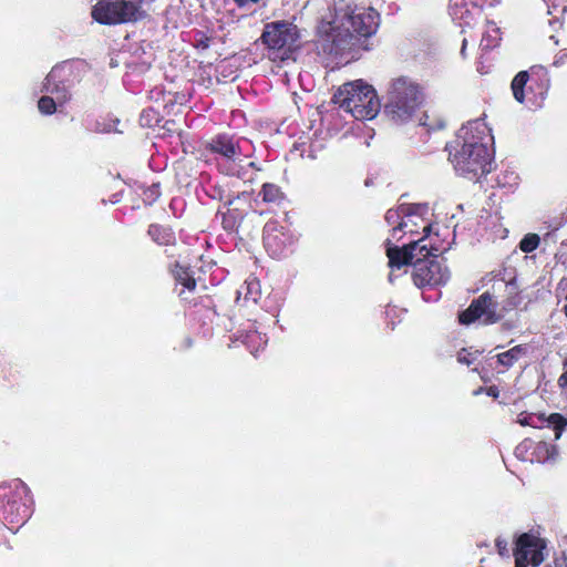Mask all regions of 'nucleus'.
Listing matches in <instances>:
<instances>
[{"mask_svg":"<svg viewBox=\"0 0 567 567\" xmlns=\"http://www.w3.org/2000/svg\"><path fill=\"white\" fill-rule=\"evenodd\" d=\"M404 219L394 226L385 240L386 256L389 258V281L392 282L395 271L413 260L414 251L430 252L431 249L440 251L436 245L437 234L432 236V212L426 203L403 204Z\"/></svg>","mask_w":567,"mask_h":567,"instance_id":"1","label":"nucleus"},{"mask_svg":"<svg viewBox=\"0 0 567 567\" xmlns=\"http://www.w3.org/2000/svg\"><path fill=\"white\" fill-rule=\"evenodd\" d=\"M216 166L221 174L235 176L245 183L252 182L259 171L251 159L254 146L247 138L219 134L208 143Z\"/></svg>","mask_w":567,"mask_h":567,"instance_id":"2","label":"nucleus"},{"mask_svg":"<svg viewBox=\"0 0 567 567\" xmlns=\"http://www.w3.org/2000/svg\"><path fill=\"white\" fill-rule=\"evenodd\" d=\"M424 101L421 85L408 76H399L389 83L384 114L395 124L408 123Z\"/></svg>","mask_w":567,"mask_h":567,"instance_id":"3","label":"nucleus"},{"mask_svg":"<svg viewBox=\"0 0 567 567\" xmlns=\"http://www.w3.org/2000/svg\"><path fill=\"white\" fill-rule=\"evenodd\" d=\"M33 501L28 485L21 480L0 484V520L12 532L23 526L32 515Z\"/></svg>","mask_w":567,"mask_h":567,"instance_id":"4","label":"nucleus"},{"mask_svg":"<svg viewBox=\"0 0 567 567\" xmlns=\"http://www.w3.org/2000/svg\"><path fill=\"white\" fill-rule=\"evenodd\" d=\"M333 101L359 121L374 118L381 106L373 86L362 80L343 84L333 95Z\"/></svg>","mask_w":567,"mask_h":567,"instance_id":"5","label":"nucleus"},{"mask_svg":"<svg viewBox=\"0 0 567 567\" xmlns=\"http://www.w3.org/2000/svg\"><path fill=\"white\" fill-rule=\"evenodd\" d=\"M260 39L268 50L270 60L285 62L291 59L298 48L300 32L292 22L278 20L265 25Z\"/></svg>","mask_w":567,"mask_h":567,"instance_id":"6","label":"nucleus"},{"mask_svg":"<svg viewBox=\"0 0 567 567\" xmlns=\"http://www.w3.org/2000/svg\"><path fill=\"white\" fill-rule=\"evenodd\" d=\"M450 162L457 175L470 181H478L492 171L494 151L485 148L451 145Z\"/></svg>","mask_w":567,"mask_h":567,"instance_id":"7","label":"nucleus"},{"mask_svg":"<svg viewBox=\"0 0 567 567\" xmlns=\"http://www.w3.org/2000/svg\"><path fill=\"white\" fill-rule=\"evenodd\" d=\"M549 89V78L547 72L539 68L519 72L512 82V91L515 100L525 103L529 109H538L547 96Z\"/></svg>","mask_w":567,"mask_h":567,"instance_id":"8","label":"nucleus"},{"mask_svg":"<svg viewBox=\"0 0 567 567\" xmlns=\"http://www.w3.org/2000/svg\"><path fill=\"white\" fill-rule=\"evenodd\" d=\"M445 248H441L440 252L444 251ZM439 251L431 249L429 254L426 251L420 252L414 251L415 257L409 261L404 267L412 265V279L415 286L422 287H434L445 285L450 279V270L440 260L435 259Z\"/></svg>","mask_w":567,"mask_h":567,"instance_id":"9","label":"nucleus"},{"mask_svg":"<svg viewBox=\"0 0 567 567\" xmlns=\"http://www.w3.org/2000/svg\"><path fill=\"white\" fill-rule=\"evenodd\" d=\"M516 302H509L508 307L498 308V303L494 296L486 291L477 299H474L470 307L462 311L458 320L462 324H471L480 321L483 324H492L499 321L504 317V312L516 307Z\"/></svg>","mask_w":567,"mask_h":567,"instance_id":"10","label":"nucleus"},{"mask_svg":"<svg viewBox=\"0 0 567 567\" xmlns=\"http://www.w3.org/2000/svg\"><path fill=\"white\" fill-rule=\"evenodd\" d=\"M297 240V235L289 227L276 220L268 221L264 227L265 248L275 259L285 258L291 254Z\"/></svg>","mask_w":567,"mask_h":567,"instance_id":"11","label":"nucleus"},{"mask_svg":"<svg viewBox=\"0 0 567 567\" xmlns=\"http://www.w3.org/2000/svg\"><path fill=\"white\" fill-rule=\"evenodd\" d=\"M546 547V540L533 533L519 535L513 549L515 567H538L545 560Z\"/></svg>","mask_w":567,"mask_h":567,"instance_id":"12","label":"nucleus"},{"mask_svg":"<svg viewBox=\"0 0 567 567\" xmlns=\"http://www.w3.org/2000/svg\"><path fill=\"white\" fill-rule=\"evenodd\" d=\"M451 145L485 148L494 151V137L492 130L482 117L468 121L457 132L455 141Z\"/></svg>","mask_w":567,"mask_h":567,"instance_id":"13","label":"nucleus"},{"mask_svg":"<svg viewBox=\"0 0 567 567\" xmlns=\"http://www.w3.org/2000/svg\"><path fill=\"white\" fill-rule=\"evenodd\" d=\"M347 23H343L347 31H352L360 37H371L379 28L380 16L373 8L348 7L344 12Z\"/></svg>","mask_w":567,"mask_h":567,"instance_id":"14","label":"nucleus"},{"mask_svg":"<svg viewBox=\"0 0 567 567\" xmlns=\"http://www.w3.org/2000/svg\"><path fill=\"white\" fill-rule=\"evenodd\" d=\"M69 70L66 66H54L44 79L41 89V92L51 96L53 100H55V103H60V106L63 107L70 102L72 97L71 83L66 79Z\"/></svg>","mask_w":567,"mask_h":567,"instance_id":"15","label":"nucleus"},{"mask_svg":"<svg viewBox=\"0 0 567 567\" xmlns=\"http://www.w3.org/2000/svg\"><path fill=\"white\" fill-rule=\"evenodd\" d=\"M516 422L522 426H530L535 429H542L545 425H551L556 432L555 439L557 440L560 437L561 432L567 424L565 417L558 413H553L546 417L544 414L523 412L518 414Z\"/></svg>","mask_w":567,"mask_h":567,"instance_id":"16","label":"nucleus"},{"mask_svg":"<svg viewBox=\"0 0 567 567\" xmlns=\"http://www.w3.org/2000/svg\"><path fill=\"white\" fill-rule=\"evenodd\" d=\"M234 336L236 340H240L254 355L267 344V337L265 333L258 331L256 321L248 320L246 323L240 324Z\"/></svg>","mask_w":567,"mask_h":567,"instance_id":"17","label":"nucleus"},{"mask_svg":"<svg viewBox=\"0 0 567 567\" xmlns=\"http://www.w3.org/2000/svg\"><path fill=\"white\" fill-rule=\"evenodd\" d=\"M480 11L477 3L470 0H450L449 13L460 25H471Z\"/></svg>","mask_w":567,"mask_h":567,"instance_id":"18","label":"nucleus"},{"mask_svg":"<svg viewBox=\"0 0 567 567\" xmlns=\"http://www.w3.org/2000/svg\"><path fill=\"white\" fill-rule=\"evenodd\" d=\"M172 274L176 281L178 296L183 300H188L187 293L193 292L196 288V279L193 269L181 262H175Z\"/></svg>","mask_w":567,"mask_h":567,"instance_id":"19","label":"nucleus"},{"mask_svg":"<svg viewBox=\"0 0 567 567\" xmlns=\"http://www.w3.org/2000/svg\"><path fill=\"white\" fill-rule=\"evenodd\" d=\"M92 17L102 24H116L122 22L117 2L107 0L100 1L94 6Z\"/></svg>","mask_w":567,"mask_h":567,"instance_id":"20","label":"nucleus"},{"mask_svg":"<svg viewBox=\"0 0 567 567\" xmlns=\"http://www.w3.org/2000/svg\"><path fill=\"white\" fill-rule=\"evenodd\" d=\"M261 296V286L260 281L256 277H249L245 280V282L237 290L236 300L239 301L244 299V301H251L256 303Z\"/></svg>","mask_w":567,"mask_h":567,"instance_id":"21","label":"nucleus"},{"mask_svg":"<svg viewBox=\"0 0 567 567\" xmlns=\"http://www.w3.org/2000/svg\"><path fill=\"white\" fill-rule=\"evenodd\" d=\"M117 4L122 22L136 21L144 14L143 0H121Z\"/></svg>","mask_w":567,"mask_h":567,"instance_id":"22","label":"nucleus"},{"mask_svg":"<svg viewBox=\"0 0 567 567\" xmlns=\"http://www.w3.org/2000/svg\"><path fill=\"white\" fill-rule=\"evenodd\" d=\"M147 234L159 246H173L176 243L174 231L167 226L152 224L147 229Z\"/></svg>","mask_w":567,"mask_h":567,"instance_id":"23","label":"nucleus"},{"mask_svg":"<svg viewBox=\"0 0 567 567\" xmlns=\"http://www.w3.org/2000/svg\"><path fill=\"white\" fill-rule=\"evenodd\" d=\"M260 0H225L224 9L235 18L245 17L254 12Z\"/></svg>","mask_w":567,"mask_h":567,"instance_id":"24","label":"nucleus"},{"mask_svg":"<svg viewBox=\"0 0 567 567\" xmlns=\"http://www.w3.org/2000/svg\"><path fill=\"white\" fill-rule=\"evenodd\" d=\"M251 206V193L243 190L234 195L231 192L227 199L226 207L237 212L238 216H244Z\"/></svg>","mask_w":567,"mask_h":567,"instance_id":"25","label":"nucleus"},{"mask_svg":"<svg viewBox=\"0 0 567 567\" xmlns=\"http://www.w3.org/2000/svg\"><path fill=\"white\" fill-rule=\"evenodd\" d=\"M323 143L319 141H301L298 143H295L291 155H298L302 158L307 157L309 159H316L317 153L323 148Z\"/></svg>","mask_w":567,"mask_h":567,"instance_id":"26","label":"nucleus"},{"mask_svg":"<svg viewBox=\"0 0 567 567\" xmlns=\"http://www.w3.org/2000/svg\"><path fill=\"white\" fill-rule=\"evenodd\" d=\"M527 353V346L518 344L496 355L497 363L505 370L512 368L522 357Z\"/></svg>","mask_w":567,"mask_h":567,"instance_id":"27","label":"nucleus"},{"mask_svg":"<svg viewBox=\"0 0 567 567\" xmlns=\"http://www.w3.org/2000/svg\"><path fill=\"white\" fill-rule=\"evenodd\" d=\"M557 452L556 447L549 443L540 441L534 443V450L532 452V462L545 463L555 460Z\"/></svg>","mask_w":567,"mask_h":567,"instance_id":"28","label":"nucleus"},{"mask_svg":"<svg viewBox=\"0 0 567 567\" xmlns=\"http://www.w3.org/2000/svg\"><path fill=\"white\" fill-rule=\"evenodd\" d=\"M501 41L499 28L494 22H488L483 34L480 48L482 51H489L498 45Z\"/></svg>","mask_w":567,"mask_h":567,"instance_id":"29","label":"nucleus"},{"mask_svg":"<svg viewBox=\"0 0 567 567\" xmlns=\"http://www.w3.org/2000/svg\"><path fill=\"white\" fill-rule=\"evenodd\" d=\"M118 123L117 118L114 120H86L85 127L95 133H113V132H120L116 128V124Z\"/></svg>","mask_w":567,"mask_h":567,"instance_id":"30","label":"nucleus"},{"mask_svg":"<svg viewBox=\"0 0 567 567\" xmlns=\"http://www.w3.org/2000/svg\"><path fill=\"white\" fill-rule=\"evenodd\" d=\"M259 195L261 196L262 202L268 204H279L284 198L280 188L277 185L270 183L262 185Z\"/></svg>","mask_w":567,"mask_h":567,"instance_id":"31","label":"nucleus"},{"mask_svg":"<svg viewBox=\"0 0 567 567\" xmlns=\"http://www.w3.org/2000/svg\"><path fill=\"white\" fill-rule=\"evenodd\" d=\"M203 189L209 198L224 203V206L227 205V199L230 194L229 189L219 184H207Z\"/></svg>","mask_w":567,"mask_h":567,"instance_id":"32","label":"nucleus"},{"mask_svg":"<svg viewBox=\"0 0 567 567\" xmlns=\"http://www.w3.org/2000/svg\"><path fill=\"white\" fill-rule=\"evenodd\" d=\"M38 109L42 115H52L55 112H62L64 107L60 106V103H55V100L44 93L38 101Z\"/></svg>","mask_w":567,"mask_h":567,"instance_id":"33","label":"nucleus"},{"mask_svg":"<svg viewBox=\"0 0 567 567\" xmlns=\"http://www.w3.org/2000/svg\"><path fill=\"white\" fill-rule=\"evenodd\" d=\"M282 306L281 298L278 293L269 295L265 302L262 308L270 313L275 318V323H278V316L280 308Z\"/></svg>","mask_w":567,"mask_h":567,"instance_id":"34","label":"nucleus"},{"mask_svg":"<svg viewBox=\"0 0 567 567\" xmlns=\"http://www.w3.org/2000/svg\"><path fill=\"white\" fill-rule=\"evenodd\" d=\"M518 175L513 171H504L497 176V185L508 190L514 189L518 185Z\"/></svg>","mask_w":567,"mask_h":567,"instance_id":"35","label":"nucleus"},{"mask_svg":"<svg viewBox=\"0 0 567 567\" xmlns=\"http://www.w3.org/2000/svg\"><path fill=\"white\" fill-rule=\"evenodd\" d=\"M533 450L534 441L530 439H525L515 447L514 454L520 461L532 462Z\"/></svg>","mask_w":567,"mask_h":567,"instance_id":"36","label":"nucleus"},{"mask_svg":"<svg viewBox=\"0 0 567 567\" xmlns=\"http://www.w3.org/2000/svg\"><path fill=\"white\" fill-rule=\"evenodd\" d=\"M125 65L127 68L126 76H130L131 74H143L146 72L151 66V60L145 59L141 62H137L135 59H131L125 62Z\"/></svg>","mask_w":567,"mask_h":567,"instance_id":"37","label":"nucleus"},{"mask_svg":"<svg viewBox=\"0 0 567 567\" xmlns=\"http://www.w3.org/2000/svg\"><path fill=\"white\" fill-rule=\"evenodd\" d=\"M161 122L159 113L152 107L145 109L140 115V123L144 127H153Z\"/></svg>","mask_w":567,"mask_h":567,"instance_id":"38","label":"nucleus"},{"mask_svg":"<svg viewBox=\"0 0 567 567\" xmlns=\"http://www.w3.org/2000/svg\"><path fill=\"white\" fill-rule=\"evenodd\" d=\"M540 243V237L537 234H527L525 235L520 243H519V249L524 252H533L535 251Z\"/></svg>","mask_w":567,"mask_h":567,"instance_id":"39","label":"nucleus"},{"mask_svg":"<svg viewBox=\"0 0 567 567\" xmlns=\"http://www.w3.org/2000/svg\"><path fill=\"white\" fill-rule=\"evenodd\" d=\"M403 204L401 203L398 207L390 208L385 214V221L392 228L404 219L405 209H403Z\"/></svg>","mask_w":567,"mask_h":567,"instance_id":"40","label":"nucleus"},{"mask_svg":"<svg viewBox=\"0 0 567 567\" xmlns=\"http://www.w3.org/2000/svg\"><path fill=\"white\" fill-rule=\"evenodd\" d=\"M223 219L221 224L226 230H233L239 220H241L243 216H238L237 212L227 207V212L221 213Z\"/></svg>","mask_w":567,"mask_h":567,"instance_id":"41","label":"nucleus"},{"mask_svg":"<svg viewBox=\"0 0 567 567\" xmlns=\"http://www.w3.org/2000/svg\"><path fill=\"white\" fill-rule=\"evenodd\" d=\"M161 196V187L159 184H152L146 189H144L142 198L143 202L147 205H152L158 197Z\"/></svg>","mask_w":567,"mask_h":567,"instance_id":"42","label":"nucleus"},{"mask_svg":"<svg viewBox=\"0 0 567 567\" xmlns=\"http://www.w3.org/2000/svg\"><path fill=\"white\" fill-rule=\"evenodd\" d=\"M548 10V14H564L567 11V6L565 4V0H543Z\"/></svg>","mask_w":567,"mask_h":567,"instance_id":"43","label":"nucleus"},{"mask_svg":"<svg viewBox=\"0 0 567 567\" xmlns=\"http://www.w3.org/2000/svg\"><path fill=\"white\" fill-rule=\"evenodd\" d=\"M495 546H496V549H497V553L499 554V556L505 557V558H509L508 542L504 537L498 536L495 539Z\"/></svg>","mask_w":567,"mask_h":567,"instance_id":"44","label":"nucleus"},{"mask_svg":"<svg viewBox=\"0 0 567 567\" xmlns=\"http://www.w3.org/2000/svg\"><path fill=\"white\" fill-rule=\"evenodd\" d=\"M477 355L475 353L467 352L465 349L457 353V361L462 364L471 365Z\"/></svg>","mask_w":567,"mask_h":567,"instance_id":"45","label":"nucleus"},{"mask_svg":"<svg viewBox=\"0 0 567 567\" xmlns=\"http://www.w3.org/2000/svg\"><path fill=\"white\" fill-rule=\"evenodd\" d=\"M429 117L430 116L427 114H424L422 116V118H421V124L424 125V126H427L429 130H440V128L444 127L445 124H444L443 121L440 120V121H437L436 124H431V123L427 122Z\"/></svg>","mask_w":567,"mask_h":567,"instance_id":"46","label":"nucleus"},{"mask_svg":"<svg viewBox=\"0 0 567 567\" xmlns=\"http://www.w3.org/2000/svg\"><path fill=\"white\" fill-rule=\"evenodd\" d=\"M217 319L219 321L218 323L223 324L227 331H233L235 329V322L233 318H227V322L225 321V317L217 316Z\"/></svg>","mask_w":567,"mask_h":567,"instance_id":"47","label":"nucleus"},{"mask_svg":"<svg viewBox=\"0 0 567 567\" xmlns=\"http://www.w3.org/2000/svg\"><path fill=\"white\" fill-rule=\"evenodd\" d=\"M558 384L561 388L567 386V359L564 362V372L558 379Z\"/></svg>","mask_w":567,"mask_h":567,"instance_id":"48","label":"nucleus"},{"mask_svg":"<svg viewBox=\"0 0 567 567\" xmlns=\"http://www.w3.org/2000/svg\"><path fill=\"white\" fill-rule=\"evenodd\" d=\"M480 1V8H493L501 3V0H478Z\"/></svg>","mask_w":567,"mask_h":567,"instance_id":"49","label":"nucleus"},{"mask_svg":"<svg viewBox=\"0 0 567 567\" xmlns=\"http://www.w3.org/2000/svg\"><path fill=\"white\" fill-rule=\"evenodd\" d=\"M554 565L556 567H567V556L563 554L561 556L556 557L554 559Z\"/></svg>","mask_w":567,"mask_h":567,"instance_id":"50","label":"nucleus"},{"mask_svg":"<svg viewBox=\"0 0 567 567\" xmlns=\"http://www.w3.org/2000/svg\"><path fill=\"white\" fill-rule=\"evenodd\" d=\"M487 394L489 396L497 398L498 396V390L495 386H491L487 390Z\"/></svg>","mask_w":567,"mask_h":567,"instance_id":"51","label":"nucleus"},{"mask_svg":"<svg viewBox=\"0 0 567 567\" xmlns=\"http://www.w3.org/2000/svg\"><path fill=\"white\" fill-rule=\"evenodd\" d=\"M466 43H467V41H466V39H464V40H463V43H462V49H461V54H462L463 56H464V54H465Z\"/></svg>","mask_w":567,"mask_h":567,"instance_id":"52","label":"nucleus"},{"mask_svg":"<svg viewBox=\"0 0 567 567\" xmlns=\"http://www.w3.org/2000/svg\"><path fill=\"white\" fill-rule=\"evenodd\" d=\"M484 69H485V65H483V62H480V64L477 66L478 72L486 73L487 71H485Z\"/></svg>","mask_w":567,"mask_h":567,"instance_id":"53","label":"nucleus"},{"mask_svg":"<svg viewBox=\"0 0 567 567\" xmlns=\"http://www.w3.org/2000/svg\"><path fill=\"white\" fill-rule=\"evenodd\" d=\"M563 312H564V313H565V316L567 317V305H565V306L563 307Z\"/></svg>","mask_w":567,"mask_h":567,"instance_id":"54","label":"nucleus"},{"mask_svg":"<svg viewBox=\"0 0 567 567\" xmlns=\"http://www.w3.org/2000/svg\"><path fill=\"white\" fill-rule=\"evenodd\" d=\"M546 567H556V566L553 563V564L547 565Z\"/></svg>","mask_w":567,"mask_h":567,"instance_id":"55","label":"nucleus"}]
</instances>
